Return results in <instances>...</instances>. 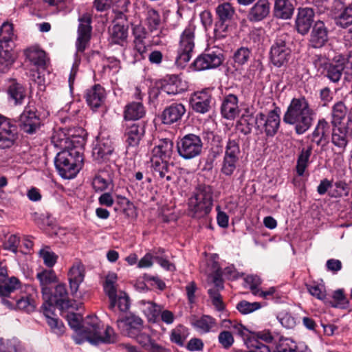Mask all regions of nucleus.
<instances>
[{"instance_id":"1","label":"nucleus","mask_w":352,"mask_h":352,"mask_svg":"<svg viewBox=\"0 0 352 352\" xmlns=\"http://www.w3.org/2000/svg\"><path fill=\"white\" fill-rule=\"evenodd\" d=\"M70 327L77 333L74 340L77 344L85 340L94 344H112L117 341V334L111 327H104L96 316H88L81 325L82 316L75 313L67 316Z\"/></svg>"},{"instance_id":"2","label":"nucleus","mask_w":352,"mask_h":352,"mask_svg":"<svg viewBox=\"0 0 352 352\" xmlns=\"http://www.w3.org/2000/svg\"><path fill=\"white\" fill-rule=\"evenodd\" d=\"M19 285V280L12 277L9 283L0 286L1 303L11 309H18L27 313L34 311L36 307V289L34 286L28 285L25 287L23 291H21L20 294L16 295L15 290Z\"/></svg>"},{"instance_id":"3","label":"nucleus","mask_w":352,"mask_h":352,"mask_svg":"<svg viewBox=\"0 0 352 352\" xmlns=\"http://www.w3.org/2000/svg\"><path fill=\"white\" fill-rule=\"evenodd\" d=\"M314 111L305 97L292 100L283 116L284 122L294 125L297 134L305 133L311 126Z\"/></svg>"},{"instance_id":"4","label":"nucleus","mask_w":352,"mask_h":352,"mask_svg":"<svg viewBox=\"0 0 352 352\" xmlns=\"http://www.w3.org/2000/svg\"><path fill=\"white\" fill-rule=\"evenodd\" d=\"M82 157L76 148L58 152L54 164L59 175L64 179H72L81 168Z\"/></svg>"},{"instance_id":"5","label":"nucleus","mask_w":352,"mask_h":352,"mask_svg":"<svg viewBox=\"0 0 352 352\" xmlns=\"http://www.w3.org/2000/svg\"><path fill=\"white\" fill-rule=\"evenodd\" d=\"M213 190L210 186L199 185L189 199L188 206L193 217L202 218L209 214L212 206Z\"/></svg>"},{"instance_id":"6","label":"nucleus","mask_w":352,"mask_h":352,"mask_svg":"<svg viewBox=\"0 0 352 352\" xmlns=\"http://www.w3.org/2000/svg\"><path fill=\"white\" fill-rule=\"evenodd\" d=\"M196 26L192 23H189L180 36L176 63L182 65L188 63L192 54L195 47V32Z\"/></svg>"},{"instance_id":"7","label":"nucleus","mask_w":352,"mask_h":352,"mask_svg":"<svg viewBox=\"0 0 352 352\" xmlns=\"http://www.w3.org/2000/svg\"><path fill=\"white\" fill-rule=\"evenodd\" d=\"M224 60L222 50L213 47L198 56L191 65L195 71L215 69L219 67Z\"/></svg>"},{"instance_id":"8","label":"nucleus","mask_w":352,"mask_h":352,"mask_svg":"<svg viewBox=\"0 0 352 352\" xmlns=\"http://www.w3.org/2000/svg\"><path fill=\"white\" fill-rule=\"evenodd\" d=\"M203 143L199 136L187 134L177 143L179 155L184 160H190L199 156L202 151Z\"/></svg>"},{"instance_id":"9","label":"nucleus","mask_w":352,"mask_h":352,"mask_svg":"<svg viewBox=\"0 0 352 352\" xmlns=\"http://www.w3.org/2000/svg\"><path fill=\"white\" fill-rule=\"evenodd\" d=\"M280 109L276 108L270 111L267 115L258 113L255 118V125L257 129L264 131L267 136H274L280 125Z\"/></svg>"},{"instance_id":"10","label":"nucleus","mask_w":352,"mask_h":352,"mask_svg":"<svg viewBox=\"0 0 352 352\" xmlns=\"http://www.w3.org/2000/svg\"><path fill=\"white\" fill-rule=\"evenodd\" d=\"M331 126V142L335 146L344 151L352 137V113L348 115L344 125Z\"/></svg>"},{"instance_id":"11","label":"nucleus","mask_w":352,"mask_h":352,"mask_svg":"<svg viewBox=\"0 0 352 352\" xmlns=\"http://www.w3.org/2000/svg\"><path fill=\"white\" fill-rule=\"evenodd\" d=\"M117 326L122 334L135 338L143 329V320L138 316L130 314L119 318Z\"/></svg>"},{"instance_id":"12","label":"nucleus","mask_w":352,"mask_h":352,"mask_svg":"<svg viewBox=\"0 0 352 352\" xmlns=\"http://www.w3.org/2000/svg\"><path fill=\"white\" fill-rule=\"evenodd\" d=\"M78 37L76 43L78 52H83L87 47L91 38V17L89 14H82L78 19Z\"/></svg>"},{"instance_id":"13","label":"nucleus","mask_w":352,"mask_h":352,"mask_svg":"<svg viewBox=\"0 0 352 352\" xmlns=\"http://www.w3.org/2000/svg\"><path fill=\"white\" fill-rule=\"evenodd\" d=\"M41 124L40 118L36 113L34 107L30 104L25 107L19 118L21 130L29 134L34 133Z\"/></svg>"},{"instance_id":"14","label":"nucleus","mask_w":352,"mask_h":352,"mask_svg":"<svg viewBox=\"0 0 352 352\" xmlns=\"http://www.w3.org/2000/svg\"><path fill=\"white\" fill-rule=\"evenodd\" d=\"M331 15L336 23L342 28H347L352 25V7L346 6L340 0L334 1Z\"/></svg>"},{"instance_id":"15","label":"nucleus","mask_w":352,"mask_h":352,"mask_svg":"<svg viewBox=\"0 0 352 352\" xmlns=\"http://www.w3.org/2000/svg\"><path fill=\"white\" fill-rule=\"evenodd\" d=\"M290 53L291 51L287 47L285 41L281 38H278L271 47L270 58L272 63L276 67H281L288 61Z\"/></svg>"},{"instance_id":"16","label":"nucleus","mask_w":352,"mask_h":352,"mask_svg":"<svg viewBox=\"0 0 352 352\" xmlns=\"http://www.w3.org/2000/svg\"><path fill=\"white\" fill-rule=\"evenodd\" d=\"M113 151V146L111 140L108 138H100L93 148L92 155L96 162L102 163L109 159Z\"/></svg>"},{"instance_id":"17","label":"nucleus","mask_w":352,"mask_h":352,"mask_svg":"<svg viewBox=\"0 0 352 352\" xmlns=\"http://www.w3.org/2000/svg\"><path fill=\"white\" fill-rule=\"evenodd\" d=\"M212 96L210 91L205 89L195 92L190 98L192 109L200 113L208 112L210 108Z\"/></svg>"},{"instance_id":"18","label":"nucleus","mask_w":352,"mask_h":352,"mask_svg":"<svg viewBox=\"0 0 352 352\" xmlns=\"http://www.w3.org/2000/svg\"><path fill=\"white\" fill-rule=\"evenodd\" d=\"M190 324L198 333L205 334L218 331V324L216 319L208 315L201 317L194 316L190 319Z\"/></svg>"},{"instance_id":"19","label":"nucleus","mask_w":352,"mask_h":352,"mask_svg":"<svg viewBox=\"0 0 352 352\" xmlns=\"http://www.w3.org/2000/svg\"><path fill=\"white\" fill-rule=\"evenodd\" d=\"M85 278V267L80 263H74L69 270L68 280L72 296L78 298V291Z\"/></svg>"},{"instance_id":"20","label":"nucleus","mask_w":352,"mask_h":352,"mask_svg":"<svg viewBox=\"0 0 352 352\" xmlns=\"http://www.w3.org/2000/svg\"><path fill=\"white\" fill-rule=\"evenodd\" d=\"M113 173L109 168L98 170L93 178L92 186L96 192L111 190L113 188Z\"/></svg>"},{"instance_id":"21","label":"nucleus","mask_w":352,"mask_h":352,"mask_svg":"<svg viewBox=\"0 0 352 352\" xmlns=\"http://www.w3.org/2000/svg\"><path fill=\"white\" fill-rule=\"evenodd\" d=\"M328 41V30L321 21L315 23L309 38V45L314 48L323 47Z\"/></svg>"},{"instance_id":"22","label":"nucleus","mask_w":352,"mask_h":352,"mask_svg":"<svg viewBox=\"0 0 352 352\" xmlns=\"http://www.w3.org/2000/svg\"><path fill=\"white\" fill-rule=\"evenodd\" d=\"M9 120L0 116V148H10L15 141V134L12 131Z\"/></svg>"},{"instance_id":"23","label":"nucleus","mask_w":352,"mask_h":352,"mask_svg":"<svg viewBox=\"0 0 352 352\" xmlns=\"http://www.w3.org/2000/svg\"><path fill=\"white\" fill-rule=\"evenodd\" d=\"M314 12L312 8H302L298 10V16L296 20L297 31L302 34H306L314 21Z\"/></svg>"},{"instance_id":"24","label":"nucleus","mask_w":352,"mask_h":352,"mask_svg":"<svg viewBox=\"0 0 352 352\" xmlns=\"http://www.w3.org/2000/svg\"><path fill=\"white\" fill-rule=\"evenodd\" d=\"M270 12L268 0H258L248 11V19L250 22H259L267 17Z\"/></svg>"},{"instance_id":"25","label":"nucleus","mask_w":352,"mask_h":352,"mask_svg":"<svg viewBox=\"0 0 352 352\" xmlns=\"http://www.w3.org/2000/svg\"><path fill=\"white\" fill-rule=\"evenodd\" d=\"M105 98V90L100 85H95L86 91V102L87 104L93 109L100 107L104 103Z\"/></svg>"},{"instance_id":"26","label":"nucleus","mask_w":352,"mask_h":352,"mask_svg":"<svg viewBox=\"0 0 352 352\" xmlns=\"http://www.w3.org/2000/svg\"><path fill=\"white\" fill-rule=\"evenodd\" d=\"M117 281V274L114 272H109L106 275L102 285L104 291L109 298L111 309H114L116 307L117 293H118Z\"/></svg>"},{"instance_id":"27","label":"nucleus","mask_w":352,"mask_h":352,"mask_svg":"<svg viewBox=\"0 0 352 352\" xmlns=\"http://www.w3.org/2000/svg\"><path fill=\"white\" fill-rule=\"evenodd\" d=\"M144 133L145 126L143 124L127 125L125 129L124 136L128 146L132 147L138 146Z\"/></svg>"},{"instance_id":"28","label":"nucleus","mask_w":352,"mask_h":352,"mask_svg":"<svg viewBox=\"0 0 352 352\" xmlns=\"http://www.w3.org/2000/svg\"><path fill=\"white\" fill-rule=\"evenodd\" d=\"M186 110L182 103H173L166 107L162 113V121L164 124H171L180 120L185 114Z\"/></svg>"},{"instance_id":"29","label":"nucleus","mask_w":352,"mask_h":352,"mask_svg":"<svg viewBox=\"0 0 352 352\" xmlns=\"http://www.w3.org/2000/svg\"><path fill=\"white\" fill-rule=\"evenodd\" d=\"M221 111L223 117L228 120H233L238 116L240 109L237 97L234 94L227 96L223 100Z\"/></svg>"},{"instance_id":"30","label":"nucleus","mask_w":352,"mask_h":352,"mask_svg":"<svg viewBox=\"0 0 352 352\" xmlns=\"http://www.w3.org/2000/svg\"><path fill=\"white\" fill-rule=\"evenodd\" d=\"M329 133L330 126L329 122L324 118L319 119L310 135L311 140L319 146L322 142L328 141Z\"/></svg>"},{"instance_id":"31","label":"nucleus","mask_w":352,"mask_h":352,"mask_svg":"<svg viewBox=\"0 0 352 352\" xmlns=\"http://www.w3.org/2000/svg\"><path fill=\"white\" fill-rule=\"evenodd\" d=\"M36 278L40 282L42 294L44 299L50 300L51 290L49 285L56 283L57 278L54 272L52 270H45L36 274Z\"/></svg>"},{"instance_id":"32","label":"nucleus","mask_w":352,"mask_h":352,"mask_svg":"<svg viewBox=\"0 0 352 352\" xmlns=\"http://www.w3.org/2000/svg\"><path fill=\"white\" fill-rule=\"evenodd\" d=\"M8 100L15 105L21 104L26 96L25 88L15 80H10L7 88Z\"/></svg>"},{"instance_id":"33","label":"nucleus","mask_w":352,"mask_h":352,"mask_svg":"<svg viewBox=\"0 0 352 352\" xmlns=\"http://www.w3.org/2000/svg\"><path fill=\"white\" fill-rule=\"evenodd\" d=\"M162 89L168 95H175L184 91L186 86L178 76L170 75L164 79Z\"/></svg>"},{"instance_id":"34","label":"nucleus","mask_w":352,"mask_h":352,"mask_svg":"<svg viewBox=\"0 0 352 352\" xmlns=\"http://www.w3.org/2000/svg\"><path fill=\"white\" fill-rule=\"evenodd\" d=\"M349 112L348 107L342 101L336 102L331 108V125H344L347 120V116L351 114Z\"/></svg>"},{"instance_id":"35","label":"nucleus","mask_w":352,"mask_h":352,"mask_svg":"<svg viewBox=\"0 0 352 352\" xmlns=\"http://www.w3.org/2000/svg\"><path fill=\"white\" fill-rule=\"evenodd\" d=\"M173 143L168 139L162 140L152 150L151 158L169 160L173 154Z\"/></svg>"},{"instance_id":"36","label":"nucleus","mask_w":352,"mask_h":352,"mask_svg":"<svg viewBox=\"0 0 352 352\" xmlns=\"http://www.w3.org/2000/svg\"><path fill=\"white\" fill-rule=\"evenodd\" d=\"M146 110L140 102H133L126 105L124 111V118L127 120H136L144 116Z\"/></svg>"},{"instance_id":"37","label":"nucleus","mask_w":352,"mask_h":352,"mask_svg":"<svg viewBox=\"0 0 352 352\" xmlns=\"http://www.w3.org/2000/svg\"><path fill=\"white\" fill-rule=\"evenodd\" d=\"M312 150L313 146L311 145L301 148L297 158L296 166V170L298 176H302L308 167Z\"/></svg>"},{"instance_id":"38","label":"nucleus","mask_w":352,"mask_h":352,"mask_svg":"<svg viewBox=\"0 0 352 352\" xmlns=\"http://www.w3.org/2000/svg\"><path fill=\"white\" fill-rule=\"evenodd\" d=\"M26 58L38 68H44L46 64L45 52L37 47H32L25 52Z\"/></svg>"},{"instance_id":"39","label":"nucleus","mask_w":352,"mask_h":352,"mask_svg":"<svg viewBox=\"0 0 352 352\" xmlns=\"http://www.w3.org/2000/svg\"><path fill=\"white\" fill-rule=\"evenodd\" d=\"M294 6L289 0H276L274 15L279 19H290L294 13Z\"/></svg>"},{"instance_id":"40","label":"nucleus","mask_w":352,"mask_h":352,"mask_svg":"<svg viewBox=\"0 0 352 352\" xmlns=\"http://www.w3.org/2000/svg\"><path fill=\"white\" fill-rule=\"evenodd\" d=\"M161 16L156 10L147 7L144 11V23L151 32L157 30L161 25Z\"/></svg>"},{"instance_id":"41","label":"nucleus","mask_w":352,"mask_h":352,"mask_svg":"<svg viewBox=\"0 0 352 352\" xmlns=\"http://www.w3.org/2000/svg\"><path fill=\"white\" fill-rule=\"evenodd\" d=\"M52 143L62 151L74 148L69 138L62 129L54 131L52 136Z\"/></svg>"},{"instance_id":"42","label":"nucleus","mask_w":352,"mask_h":352,"mask_svg":"<svg viewBox=\"0 0 352 352\" xmlns=\"http://www.w3.org/2000/svg\"><path fill=\"white\" fill-rule=\"evenodd\" d=\"M240 155L239 138L232 135L227 142L224 157L239 161Z\"/></svg>"},{"instance_id":"43","label":"nucleus","mask_w":352,"mask_h":352,"mask_svg":"<svg viewBox=\"0 0 352 352\" xmlns=\"http://www.w3.org/2000/svg\"><path fill=\"white\" fill-rule=\"evenodd\" d=\"M168 161V160L151 158L152 166L155 174H157L162 179L165 178L167 181H170L172 177L169 174L170 164Z\"/></svg>"},{"instance_id":"44","label":"nucleus","mask_w":352,"mask_h":352,"mask_svg":"<svg viewBox=\"0 0 352 352\" xmlns=\"http://www.w3.org/2000/svg\"><path fill=\"white\" fill-rule=\"evenodd\" d=\"M141 309L149 321L156 322L159 318L161 307L151 302L142 300L140 302Z\"/></svg>"},{"instance_id":"45","label":"nucleus","mask_w":352,"mask_h":352,"mask_svg":"<svg viewBox=\"0 0 352 352\" xmlns=\"http://www.w3.org/2000/svg\"><path fill=\"white\" fill-rule=\"evenodd\" d=\"M68 294L65 284H58L55 287L54 296H51L49 307H52L53 303L63 307L67 304Z\"/></svg>"},{"instance_id":"46","label":"nucleus","mask_w":352,"mask_h":352,"mask_svg":"<svg viewBox=\"0 0 352 352\" xmlns=\"http://www.w3.org/2000/svg\"><path fill=\"white\" fill-rule=\"evenodd\" d=\"M128 36L127 28L120 24L113 26L111 31V41L115 44L123 45Z\"/></svg>"},{"instance_id":"47","label":"nucleus","mask_w":352,"mask_h":352,"mask_svg":"<svg viewBox=\"0 0 352 352\" xmlns=\"http://www.w3.org/2000/svg\"><path fill=\"white\" fill-rule=\"evenodd\" d=\"M331 190L330 197L338 198L348 196L350 192V187L345 181L337 180L335 182H331Z\"/></svg>"},{"instance_id":"48","label":"nucleus","mask_w":352,"mask_h":352,"mask_svg":"<svg viewBox=\"0 0 352 352\" xmlns=\"http://www.w3.org/2000/svg\"><path fill=\"white\" fill-rule=\"evenodd\" d=\"M51 307H49V309H47L45 307L43 314L46 317L47 323L50 327L52 331L58 334L61 335L65 331V326L61 320H58L56 318H53L51 316V314H52L50 310Z\"/></svg>"},{"instance_id":"49","label":"nucleus","mask_w":352,"mask_h":352,"mask_svg":"<svg viewBox=\"0 0 352 352\" xmlns=\"http://www.w3.org/2000/svg\"><path fill=\"white\" fill-rule=\"evenodd\" d=\"M235 10L231 3L226 2L219 4L216 8V13L218 16L219 21L227 22L230 21Z\"/></svg>"},{"instance_id":"50","label":"nucleus","mask_w":352,"mask_h":352,"mask_svg":"<svg viewBox=\"0 0 352 352\" xmlns=\"http://www.w3.org/2000/svg\"><path fill=\"white\" fill-rule=\"evenodd\" d=\"M188 336V329L182 324H179L171 330L170 340L179 346H183Z\"/></svg>"},{"instance_id":"51","label":"nucleus","mask_w":352,"mask_h":352,"mask_svg":"<svg viewBox=\"0 0 352 352\" xmlns=\"http://www.w3.org/2000/svg\"><path fill=\"white\" fill-rule=\"evenodd\" d=\"M23 346L18 339L0 338V352H21Z\"/></svg>"},{"instance_id":"52","label":"nucleus","mask_w":352,"mask_h":352,"mask_svg":"<svg viewBox=\"0 0 352 352\" xmlns=\"http://www.w3.org/2000/svg\"><path fill=\"white\" fill-rule=\"evenodd\" d=\"M344 66L341 64H329L326 67L325 76L333 82H338L342 75Z\"/></svg>"},{"instance_id":"53","label":"nucleus","mask_w":352,"mask_h":352,"mask_svg":"<svg viewBox=\"0 0 352 352\" xmlns=\"http://www.w3.org/2000/svg\"><path fill=\"white\" fill-rule=\"evenodd\" d=\"M164 250L162 248L154 250V259L164 270L167 271L175 270L174 264L168 260L167 257L164 255Z\"/></svg>"},{"instance_id":"54","label":"nucleus","mask_w":352,"mask_h":352,"mask_svg":"<svg viewBox=\"0 0 352 352\" xmlns=\"http://www.w3.org/2000/svg\"><path fill=\"white\" fill-rule=\"evenodd\" d=\"M14 37L13 27L11 23L4 22L0 28V38L6 43V47H9L10 43Z\"/></svg>"},{"instance_id":"55","label":"nucleus","mask_w":352,"mask_h":352,"mask_svg":"<svg viewBox=\"0 0 352 352\" xmlns=\"http://www.w3.org/2000/svg\"><path fill=\"white\" fill-rule=\"evenodd\" d=\"M147 46L144 40L133 41L134 58L136 61L144 59L146 56Z\"/></svg>"},{"instance_id":"56","label":"nucleus","mask_w":352,"mask_h":352,"mask_svg":"<svg viewBox=\"0 0 352 352\" xmlns=\"http://www.w3.org/2000/svg\"><path fill=\"white\" fill-rule=\"evenodd\" d=\"M238 164V160L223 157L221 171L223 175L230 176L234 173Z\"/></svg>"},{"instance_id":"57","label":"nucleus","mask_w":352,"mask_h":352,"mask_svg":"<svg viewBox=\"0 0 352 352\" xmlns=\"http://www.w3.org/2000/svg\"><path fill=\"white\" fill-rule=\"evenodd\" d=\"M39 254L45 265L49 267H53L57 261L58 256L47 247L41 250Z\"/></svg>"},{"instance_id":"58","label":"nucleus","mask_w":352,"mask_h":352,"mask_svg":"<svg viewBox=\"0 0 352 352\" xmlns=\"http://www.w3.org/2000/svg\"><path fill=\"white\" fill-rule=\"evenodd\" d=\"M296 344L289 338L281 339L274 352H296Z\"/></svg>"},{"instance_id":"59","label":"nucleus","mask_w":352,"mask_h":352,"mask_svg":"<svg viewBox=\"0 0 352 352\" xmlns=\"http://www.w3.org/2000/svg\"><path fill=\"white\" fill-rule=\"evenodd\" d=\"M250 54L251 52L248 48L243 47H240L234 54V61L239 65H243L248 61Z\"/></svg>"},{"instance_id":"60","label":"nucleus","mask_w":352,"mask_h":352,"mask_svg":"<svg viewBox=\"0 0 352 352\" xmlns=\"http://www.w3.org/2000/svg\"><path fill=\"white\" fill-rule=\"evenodd\" d=\"M236 308L242 314H248L261 308V304L257 302H249L245 300L239 302Z\"/></svg>"},{"instance_id":"61","label":"nucleus","mask_w":352,"mask_h":352,"mask_svg":"<svg viewBox=\"0 0 352 352\" xmlns=\"http://www.w3.org/2000/svg\"><path fill=\"white\" fill-rule=\"evenodd\" d=\"M50 6H56L59 11L67 13L72 9V0H44Z\"/></svg>"},{"instance_id":"62","label":"nucleus","mask_w":352,"mask_h":352,"mask_svg":"<svg viewBox=\"0 0 352 352\" xmlns=\"http://www.w3.org/2000/svg\"><path fill=\"white\" fill-rule=\"evenodd\" d=\"M333 299L334 302L332 306L339 308H346L348 306L349 300L344 294L342 289H338L334 292L333 294Z\"/></svg>"},{"instance_id":"63","label":"nucleus","mask_w":352,"mask_h":352,"mask_svg":"<svg viewBox=\"0 0 352 352\" xmlns=\"http://www.w3.org/2000/svg\"><path fill=\"white\" fill-rule=\"evenodd\" d=\"M116 305L120 311H126L129 309V298L125 292L120 291L117 293Z\"/></svg>"},{"instance_id":"64","label":"nucleus","mask_w":352,"mask_h":352,"mask_svg":"<svg viewBox=\"0 0 352 352\" xmlns=\"http://www.w3.org/2000/svg\"><path fill=\"white\" fill-rule=\"evenodd\" d=\"M218 340L224 349H229L234 343V337L230 331H223L218 336Z\"/></svg>"}]
</instances>
